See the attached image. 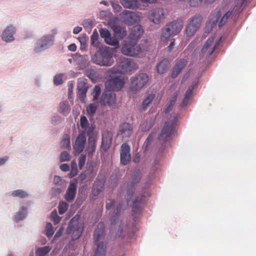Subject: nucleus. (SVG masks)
Segmentation results:
<instances>
[{"mask_svg": "<svg viewBox=\"0 0 256 256\" xmlns=\"http://www.w3.org/2000/svg\"><path fill=\"white\" fill-rule=\"evenodd\" d=\"M86 160V156L84 154H81L78 158V166L82 168L84 165Z\"/></svg>", "mask_w": 256, "mask_h": 256, "instance_id": "59", "label": "nucleus"}, {"mask_svg": "<svg viewBox=\"0 0 256 256\" xmlns=\"http://www.w3.org/2000/svg\"><path fill=\"white\" fill-rule=\"evenodd\" d=\"M121 208H122V204H120L118 206L116 210L114 212V214L111 220H112V224L114 225L116 224V220L120 214Z\"/></svg>", "mask_w": 256, "mask_h": 256, "instance_id": "46", "label": "nucleus"}, {"mask_svg": "<svg viewBox=\"0 0 256 256\" xmlns=\"http://www.w3.org/2000/svg\"><path fill=\"white\" fill-rule=\"evenodd\" d=\"M120 3L126 8H136L140 5L138 0H120Z\"/></svg>", "mask_w": 256, "mask_h": 256, "instance_id": "32", "label": "nucleus"}, {"mask_svg": "<svg viewBox=\"0 0 256 256\" xmlns=\"http://www.w3.org/2000/svg\"><path fill=\"white\" fill-rule=\"evenodd\" d=\"M132 133V126L128 123H124L120 127L118 135L123 140L128 139Z\"/></svg>", "mask_w": 256, "mask_h": 256, "instance_id": "18", "label": "nucleus"}, {"mask_svg": "<svg viewBox=\"0 0 256 256\" xmlns=\"http://www.w3.org/2000/svg\"><path fill=\"white\" fill-rule=\"evenodd\" d=\"M16 32V28L12 25H9L4 30L2 39L6 42H11L14 40V34Z\"/></svg>", "mask_w": 256, "mask_h": 256, "instance_id": "16", "label": "nucleus"}, {"mask_svg": "<svg viewBox=\"0 0 256 256\" xmlns=\"http://www.w3.org/2000/svg\"><path fill=\"white\" fill-rule=\"evenodd\" d=\"M104 184V180L96 179L92 186V193L94 196H98L102 191Z\"/></svg>", "mask_w": 256, "mask_h": 256, "instance_id": "28", "label": "nucleus"}, {"mask_svg": "<svg viewBox=\"0 0 256 256\" xmlns=\"http://www.w3.org/2000/svg\"><path fill=\"white\" fill-rule=\"evenodd\" d=\"M70 110V106L68 102H62L59 104L58 112L64 116L67 115Z\"/></svg>", "mask_w": 256, "mask_h": 256, "instance_id": "35", "label": "nucleus"}, {"mask_svg": "<svg viewBox=\"0 0 256 256\" xmlns=\"http://www.w3.org/2000/svg\"><path fill=\"white\" fill-rule=\"evenodd\" d=\"M233 10L232 11H228L227 12L222 18L220 20L218 23V26L220 27L224 26L226 22H227L228 18L232 16V14Z\"/></svg>", "mask_w": 256, "mask_h": 256, "instance_id": "48", "label": "nucleus"}, {"mask_svg": "<svg viewBox=\"0 0 256 256\" xmlns=\"http://www.w3.org/2000/svg\"><path fill=\"white\" fill-rule=\"evenodd\" d=\"M202 19L200 15L197 14L189 20V23L185 29L187 36H192L195 34L200 26Z\"/></svg>", "mask_w": 256, "mask_h": 256, "instance_id": "9", "label": "nucleus"}, {"mask_svg": "<svg viewBox=\"0 0 256 256\" xmlns=\"http://www.w3.org/2000/svg\"><path fill=\"white\" fill-rule=\"evenodd\" d=\"M26 214L27 208L25 206H22L20 210L16 214L15 219L17 222L22 220L26 218Z\"/></svg>", "mask_w": 256, "mask_h": 256, "instance_id": "36", "label": "nucleus"}, {"mask_svg": "<svg viewBox=\"0 0 256 256\" xmlns=\"http://www.w3.org/2000/svg\"><path fill=\"white\" fill-rule=\"evenodd\" d=\"M112 143V138L110 137H106L102 136V148L104 150H106L110 146Z\"/></svg>", "mask_w": 256, "mask_h": 256, "instance_id": "37", "label": "nucleus"}, {"mask_svg": "<svg viewBox=\"0 0 256 256\" xmlns=\"http://www.w3.org/2000/svg\"><path fill=\"white\" fill-rule=\"evenodd\" d=\"M116 202L114 200H111L110 202H106V208L108 210L110 209L116 204Z\"/></svg>", "mask_w": 256, "mask_h": 256, "instance_id": "64", "label": "nucleus"}, {"mask_svg": "<svg viewBox=\"0 0 256 256\" xmlns=\"http://www.w3.org/2000/svg\"><path fill=\"white\" fill-rule=\"evenodd\" d=\"M77 190V182H70L65 194V198L70 202L73 200L76 196Z\"/></svg>", "mask_w": 256, "mask_h": 256, "instance_id": "25", "label": "nucleus"}, {"mask_svg": "<svg viewBox=\"0 0 256 256\" xmlns=\"http://www.w3.org/2000/svg\"><path fill=\"white\" fill-rule=\"evenodd\" d=\"M244 0H236L234 10L238 12L242 11L241 7L242 6Z\"/></svg>", "mask_w": 256, "mask_h": 256, "instance_id": "57", "label": "nucleus"}, {"mask_svg": "<svg viewBox=\"0 0 256 256\" xmlns=\"http://www.w3.org/2000/svg\"><path fill=\"white\" fill-rule=\"evenodd\" d=\"M148 76L145 73H140L131 77L128 90L134 94L142 89L148 82Z\"/></svg>", "mask_w": 256, "mask_h": 256, "instance_id": "6", "label": "nucleus"}, {"mask_svg": "<svg viewBox=\"0 0 256 256\" xmlns=\"http://www.w3.org/2000/svg\"><path fill=\"white\" fill-rule=\"evenodd\" d=\"M150 20L155 24H159L165 18L164 9L156 8L150 10L148 12Z\"/></svg>", "mask_w": 256, "mask_h": 256, "instance_id": "11", "label": "nucleus"}, {"mask_svg": "<svg viewBox=\"0 0 256 256\" xmlns=\"http://www.w3.org/2000/svg\"><path fill=\"white\" fill-rule=\"evenodd\" d=\"M62 118L59 116H54L52 118V123L54 125H56L61 122Z\"/></svg>", "mask_w": 256, "mask_h": 256, "instance_id": "62", "label": "nucleus"}, {"mask_svg": "<svg viewBox=\"0 0 256 256\" xmlns=\"http://www.w3.org/2000/svg\"><path fill=\"white\" fill-rule=\"evenodd\" d=\"M83 230V222L80 220V216L76 215L71 220L66 232L68 234H71L74 240H76L81 236Z\"/></svg>", "mask_w": 256, "mask_h": 256, "instance_id": "5", "label": "nucleus"}, {"mask_svg": "<svg viewBox=\"0 0 256 256\" xmlns=\"http://www.w3.org/2000/svg\"><path fill=\"white\" fill-rule=\"evenodd\" d=\"M70 159V156L67 152L64 151L61 153L60 156V162L69 161Z\"/></svg>", "mask_w": 256, "mask_h": 256, "instance_id": "56", "label": "nucleus"}, {"mask_svg": "<svg viewBox=\"0 0 256 256\" xmlns=\"http://www.w3.org/2000/svg\"><path fill=\"white\" fill-rule=\"evenodd\" d=\"M112 8L116 11L119 12L122 8L121 6L119 4L118 2L116 1H113L111 2Z\"/></svg>", "mask_w": 256, "mask_h": 256, "instance_id": "63", "label": "nucleus"}, {"mask_svg": "<svg viewBox=\"0 0 256 256\" xmlns=\"http://www.w3.org/2000/svg\"><path fill=\"white\" fill-rule=\"evenodd\" d=\"M156 97V94L154 93H148L146 95L142 103V109L146 110L150 104L152 103Z\"/></svg>", "mask_w": 256, "mask_h": 256, "instance_id": "31", "label": "nucleus"}, {"mask_svg": "<svg viewBox=\"0 0 256 256\" xmlns=\"http://www.w3.org/2000/svg\"><path fill=\"white\" fill-rule=\"evenodd\" d=\"M222 16L220 9L218 8L213 10L210 15V20L207 24L208 30H211L212 27L216 26Z\"/></svg>", "mask_w": 256, "mask_h": 256, "instance_id": "21", "label": "nucleus"}, {"mask_svg": "<svg viewBox=\"0 0 256 256\" xmlns=\"http://www.w3.org/2000/svg\"><path fill=\"white\" fill-rule=\"evenodd\" d=\"M186 62L184 59L179 60L174 66L172 72V78H176L181 72L182 70L186 66Z\"/></svg>", "mask_w": 256, "mask_h": 256, "instance_id": "27", "label": "nucleus"}, {"mask_svg": "<svg viewBox=\"0 0 256 256\" xmlns=\"http://www.w3.org/2000/svg\"><path fill=\"white\" fill-rule=\"evenodd\" d=\"M233 10L232 11H228L227 12L222 18L220 20L218 23V26L220 27L224 26L226 22H227L228 18L232 16V14Z\"/></svg>", "mask_w": 256, "mask_h": 256, "instance_id": "49", "label": "nucleus"}, {"mask_svg": "<svg viewBox=\"0 0 256 256\" xmlns=\"http://www.w3.org/2000/svg\"><path fill=\"white\" fill-rule=\"evenodd\" d=\"M194 86H190L186 90L182 102L180 104L181 106H186L190 102V99L192 96Z\"/></svg>", "mask_w": 256, "mask_h": 256, "instance_id": "34", "label": "nucleus"}, {"mask_svg": "<svg viewBox=\"0 0 256 256\" xmlns=\"http://www.w3.org/2000/svg\"><path fill=\"white\" fill-rule=\"evenodd\" d=\"M136 70V64L134 61L130 58L124 59L119 64L118 69V73H126Z\"/></svg>", "mask_w": 256, "mask_h": 256, "instance_id": "12", "label": "nucleus"}, {"mask_svg": "<svg viewBox=\"0 0 256 256\" xmlns=\"http://www.w3.org/2000/svg\"><path fill=\"white\" fill-rule=\"evenodd\" d=\"M54 183L57 186H61L64 183L62 178L58 176H55L54 178Z\"/></svg>", "mask_w": 256, "mask_h": 256, "instance_id": "60", "label": "nucleus"}, {"mask_svg": "<svg viewBox=\"0 0 256 256\" xmlns=\"http://www.w3.org/2000/svg\"><path fill=\"white\" fill-rule=\"evenodd\" d=\"M50 217L54 224H58L61 220V218L58 216L56 210L52 212Z\"/></svg>", "mask_w": 256, "mask_h": 256, "instance_id": "55", "label": "nucleus"}, {"mask_svg": "<svg viewBox=\"0 0 256 256\" xmlns=\"http://www.w3.org/2000/svg\"><path fill=\"white\" fill-rule=\"evenodd\" d=\"M233 10L232 11H228L227 12L222 18L220 20L218 23V26L220 27L224 26L226 22H227L228 18L232 16V14Z\"/></svg>", "mask_w": 256, "mask_h": 256, "instance_id": "47", "label": "nucleus"}, {"mask_svg": "<svg viewBox=\"0 0 256 256\" xmlns=\"http://www.w3.org/2000/svg\"><path fill=\"white\" fill-rule=\"evenodd\" d=\"M114 48L108 46L102 47L95 54L92 56V62L96 64L103 66H111L113 63Z\"/></svg>", "mask_w": 256, "mask_h": 256, "instance_id": "2", "label": "nucleus"}, {"mask_svg": "<svg viewBox=\"0 0 256 256\" xmlns=\"http://www.w3.org/2000/svg\"><path fill=\"white\" fill-rule=\"evenodd\" d=\"M120 15L126 23L132 24L140 20V16L138 14L130 10H125Z\"/></svg>", "mask_w": 256, "mask_h": 256, "instance_id": "17", "label": "nucleus"}, {"mask_svg": "<svg viewBox=\"0 0 256 256\" xmlns=\"http://www.w3.org/2000/svg\"><path fill=\"white\" fill-rule=\"evenodd\" d=\"M101 92V90L98 86H96L93 91V98L94 100H97Z\"/></svg>", "mask_w": 256, "mask_h": 256, "instance_id": "58", "label": "nucleus"}, {"mask_svg": "<svg viewBox=\"0 0 256 256\" xmlns=\"http://www.w3.org/2000/svg\"><path fill=\"white\" fill-rule=\"evenodd\" d=\"M173 36L178 34L182 29V24L178 22L174 21L168 26Z\"/></svg>", "mask_w": 256, "mask_h": 256, "instance_id": "30", "label": "nucleus"}, {"mask_svg": "<svg viewBox=\"0 0 256 256\" xmlns=\"http://www.w3.org/2000/svg\"><path fill=\"white\" fill-rule=\"evenodd\" d=\"M88 88L86 80L84 78H78V80L77 88L78 92L80 99L82 102H86V96Z\"/></svg>", "mask_w": 256, "mask_h": 256, "instance_id": "15", "label": "nucleus"}, {"mask_svg": "<svg viewBox=\"0 0 256 256\" xmlns=\"http://www.w3.org/2000/svg\"><path fill=\"white\" fill-rule=\"evenodd\" d=\"M12 196L14 197H17L20 198H24L28 196V194L26 192L22 190H17L12 192Z\"/></svg>", "mask_w": 256, "mask_h": 256, "instance_id": "38", "label": "nucleus"}, {"mask_svg": "<svg viewBox=\"0 0 256 256\" xmlns=\"http://www.w3.org/2000/svg\"><path fill=\"white\" fill-rule=\"evenodd\" d=\"M97 108L98 106L95 104H90L88 105L86 108L88 115L90 116H92L95 114Z\"/></svg>", "mask_w": 256, "mask_h": 256, "instance_id": "40", "label": "nucleus"}, {"mask_svg": "<svg viewBox=\"0 0 256 256\" xmlns=\"http://www.w3.org/2000/svg\"><path fill=\"white\" fill-rule=\"evenodd\" d=\"M95 142L94 140H88L86 150L88 154H92L95 150Z\"/></svg>", "mask_w": 256, "mask_h": 256, "instance_id": "52", "label": "nucleus"}, {"mask_svg": "<svg viewBox=\"0 0 256 256\" xmlns=\"http://www.w3.org/2000/svg\"><path fill=\"white\" fill-rule=\"evenodd\" d=\"M78 40L80 44V48L84 49L86 46V34H83L80 36Z\"/></svg>", "mask_w": 256, "mask_h": 256, "instance_id": "53", "label": "nucleus"}, {"mask_svg": "<svg viewBox=\"0 0 256 256\" xmlns=\"http://www.w3.org/2000/svg\"><path fill=\"white\" fill-rule=\"evenodd\" d=\"M104 236V224L100 223L98 225L94 234V240L97 244V248L94 256H105L106 245L102 241Z\"/></svg>", "mask_w": 256, "mask_h": 256, "instance_id": "4", "label": "nucleus"}, {"mask_svg": "<svg viewBox=\"0 0 256 256\" xmlns=\"http://www.w3.org/2000/svg\"><path fill=\"white\" fill-rule=\"evenodd\" d=\"M116 68H112L106 73L108 80L105 83L106 88L110 90H119L124 85V78L121 76H118Z\"/></svg>", "mask_w": 256, "mask_h": 256, "instance_id": "3", "label": "nucleus"}, {"mask_svg": "<svg viewBox=\"0 0 256 256\" xmlns=\"http://www.w3.org/2000/svg\"><path fill=\"white\" fill-rule=\"evenodd\" d=\"M221 38H220L213 45L212 43L214 38V36H212L209 38L202 50V56H204L206 58L210 56L214 52L217 46L219 45Z\"/></svg>", "mask_w": 256, "mask_h": 256, "instance_id": "10", "label": "nucleus"}, {"mask_svg": "<svg viewBox=\"0 0 256 256\" xmlns=\"http://www.w3.org/2000/svg\"><path fill=\"white\" fill-rule=\"evenodd\" d=\"M177 96H178V94L176 92H175L174 94V96L172 98L171 100H170L169 103L168 104V105L166 106V108L165 110L166 114L168 112L172 110V108L175 104V102H176V98H177Z\"/></svg>", "mask_w": 256, "mask_h": 256, "instance_id": "44", "label": "nucleus"}, {"mask_svg": "<svg viewBox=\"0 0 256 256\" xmlns=\"http://www.w3.org/2000/svg\"><path fill=\"white\" fill-rule=\"evenodd\" d=\"M170 62L167 59H164L158 64L157 72L158 74L165 73L169 68Z\"/></svg>", "mask_w": 256, "mask_h": 256, "instance_id": "33", "label": "nucleus"}, {"mask_svg": "<svg viewBox=\"0 0 256 256\" xmlns=\"http://www.w3.org/2000/svg\"><path fill=\"white\" fill-rule=\"evenodd\" d=\"M86 142V137L82 134H80L76 138L74 148L78 153L82 152L84 148Z\"/></svg>", "mask_w": 256, "mask_h": 256, "instance_id": "24", "label": "nucleus"}, {"mask_svg": "<svg viewBox=\"0 0 256 256\" xmlns=\"http://www.w3.org/2000/svg\"><path fill=\"white\" fill-rule=\"evenodd\" d=\"M110 12L108 10H102L100 12V16L102 19L106 20L107 18L110 17Z\"/></svg>", "mask_w": 256, "mask_h": 256, "instance_id": "61", "label": "nucleus"}, {"mask_svg": "<svg viewBox=\"0 0 256 256\" xmlns=\"http://www.w3.org/2000/svg\"><path fill=\"white\" fill-rule=\"evenodd\" d=\"M80 130L87 134H90L93 129L90 126L88 122L86 116H82L80 120Z\"/></svg>", "mask_w": 256, "mask_h": 256, "instance_id": "29", "label": "nucleus"}, {"mask_svg": "<svg viewBox=\"0 0 256 256\" xmlns=\"http://www.w3.org/2000/svg\"><path fill=\"white\" fill-rule=\"evenodd\" d=\"M142 52V48L136 42L128 39L124 41L121 48V52L124 55L129 56H136Z\"/></svg>", "mask_w": 256, "mask_h": 256, "instance_id": "7", "label": "nucleus"}, {"mask_svg": "<svg viewBox=\"0 0 256 256\" xmlns=\"http://www.w3.org/2000/svg\"><path fill=\"white\" fill-rule=\"evenodd\" d=\"M54 233V230L51 224L48 223L46 226V234L48 238L52 236Z\"/></svg>", "mask_w": 256, "mask_h": 256, "instance_id": "51", "label": "nucleus"}, {"mask_svg": "<svg viewBox=\"0 0 256 256\" xmlns=\"http://www.w3.org/2000/svg\"><path fill=\"white\" fill-rule=\"evenodd\" d=\"M54 34H47L44 35L38 38L34 48V51L36 53L40 52L54 44Z\"/></svg>", "mask_w": 256, "mask_h": 256, "instance_id": "8", "label": "nucleus"}, {"mask_svg": "<svg viewBox=\"0 0 256 256\" xmlns=\"http://www.w3.org/2000/svg\"><path fill=\"white\" fill-rule=\"evenodd\" d=\"M143 32L144 30L142 26L139 24L136 25L132 28L128 39L137 42L142 36Z\"/></svg>", "mask_w": 256, "mask_h": 256, "instance_id": "23", "label": "nucleus"}, {"mask_svg": "<svg viewBox=\"0 0 256 256\" xmlns=\"http://www.w3.org/2000/svg\"><path fill=\"white\" fill-rule=\"evenodd\" d=\"M154 124V119L151 118L148 120H146L145 122H144L142 126L141 129L143 132H146L148 130L153 126Z\"/></svg>", "mask_w": 256, "mask_h": 256, "instance_id": "39", "label": "nucleus"}, {"mask_svg": "<svg viewBox=\"0 0 256 256\" xmlns=\"http://www.w3.org/2000/svg\"><path fill=\"white\" fill-rule=\"evenodd\" d=\"M131 160L130 147L124 143L121 146L120 162L124 165H127Z\"/></svg>", "mask_w": 256, "mask_h": 256, "instance_id": "19", "label": "nucleus"}, {"mask_svg": "<svg viewBox=\"0 0 256 256\" xmlns=\"http://www.w3.org/2000/svg\"><path fill=\"white\" fill-rule=\"evenodd\" d=\"M51 248L49 246H44L38 248L36 251V255L37 256H44L48 254Z\"/></svg>", "mask_w": 256, "mask_h": 256, "instance_id": "42", "label": "nucleus"}, {"mask_svg": "<svg viewBox=\"0 0 256 256\" xmlns=\"http://www.w3.org/2000/svg\"><path fill=\"white\" fill-rule=\"evenodd\" d=\"M172 36H173V34H171L170 31V28L166 27L162 31V33L160 36L161 40L162 41L167 40L168 39V38Z\"/></svg>", "mask_w": 256, "mask_h": 256, "instance_id": "43", "label": "nucleus"}, {"mask_svg": "<svg viewBox=\"0 0 256 256\" xmlns=\"http://www.w3.org/2000/svg\"><path fill=\"white\" fill-rule=\"evenodd\" d=\"M61 146L65 149L70 148V137L68 135L65 134L61 142Z\"/></svg>", "mask_w": 256, "mask_h": 256, "instance_id": "41", "label": "nucleus"}, {"mask_svg": "<svg viewBox=\"0 0 256 256\" xmlns=\"http://www.w3.org/2000/svg\"><path fill=\"white\" fill-rule=\"evenodd\" d=\"M140 180V172L138 170L135 172V174L132 176V180L128 184L127 187V194L130 196V199L134 193V185L138 183ZM129 201V198H127V204Z\"/></svg>", "mask_w": 256, "mask_h": 256, "instance_id": "20", "label": "nucleus"}, {"mask_svg": "<svg viewBox=\"0 0 256 256\" xmlns=\"http://www.w3.org/2000/svg\"><path fill=\"white\" fill-rule=\"evenodd\" d=\"M178 116L176 113H172L168 122L162 130L161 133L158 137L157 146H159V151L162 152L168 145V143L170 139V136L172 134L174 126L177 122Z\"/></svg>", "mask_w": 256, "mask_h": 256, "instance_id": "1", "label": "nucleus"}, {"mask_svg": "<svg viewBox=\"0 0 256 256\" xmlns=\"http://www.w3.org/2000/svg\"><path fill=\"white\" fill-rule=\"evenodd\" d=\"M100 103L104 106L115 107L116 106L115 94L110 91H105L101 96Z\"/></svg>", "mask_w": 256, "mask_h": 256, "instance_id": "13", "label": "nucleus"}, {"mask_svg": "<svg viewBox=\"0 0 256 256\" xmlns=\"http://www.w3.org/2000/svg\"><path fill=\"white\" fill-rule=\"evenodd\" d=\"M100 36L104 38V41L109 45L112 46L116 48L119 46L118 40L114 37H112L110 32L106 28H101L100 30Z\"/></svg>", "mask_w": 256, "mask_h": 256, "instance_id": "14", "label": "nucleus"}, {"mask_svg": "<svg viewBox=\"0 0 256 256\" xmlns=\"http://www.w3.org/2000/svg\"><path fill=\"white\" fill-rule=\"evenodd\" d=\"M68 204L65 202H62L58 205V212L60 214H64L67 210Z\"/></svg>", "mask_w": 256, "mask_h": 256, "instance_id": "54", "label": "nucleus"}, {"mask_svg": "<svg viewBox=\"0 0 256 256\" xmlns=\"http://www.w3.org/2000/svg\"><path fill=\"white\" fill-rule=\"evenodd\" d=\"M64 74H58L54 76V83L55 85L58 86L63 82V79Z\"/></svg>", "mask_w": 256, "mask_h": 256, "instance_id": "50", "label": "nucleus"}, {"mask_svg": "<svg viewBox=\"0 0 256 256\" xmlns=\"http://www.w3.org/2000/svg\"><path fill=\"white\" fill-rule=\"evenodd\" d=\"M144 203V198L141 196L137 198L134 202L132 206V215L136 218V216L139 214L142 210V206Z\"/></svg>", "mask_w": 256, "mask_h": 256, "instance_id": "26", "label": "nucleus"}, {"mask_svg": "<svg viewBox=\"0 0 256 256\" xmlns=\"http://www.w3.org/2000/svg\"><path fill=\"white\" fill-rule=\"evenodd\" d=\"M98 32L96 30H94L92 36H91V43L95 47L98 46Z\"/></svg>", "mask_w": 256, "mask_h": 256, "instance_id": "45", "label": "nucleus"}, {"mask_svg": "<svg viewBox=\"0 0 256 256\" xmlns=\"http://www.w3.org/2000/svg\"><path fill=\"white\" fill-rule=\"evenodd\" d=\"M109 24L114 33V38H116L118 40L122 39L126 36V30L124 28L112 22H110Z\"/></svg>", "mask_w": 256, "mask_h": 256, "instance_id": "22", "label": "nucleus"}]
</instances>
